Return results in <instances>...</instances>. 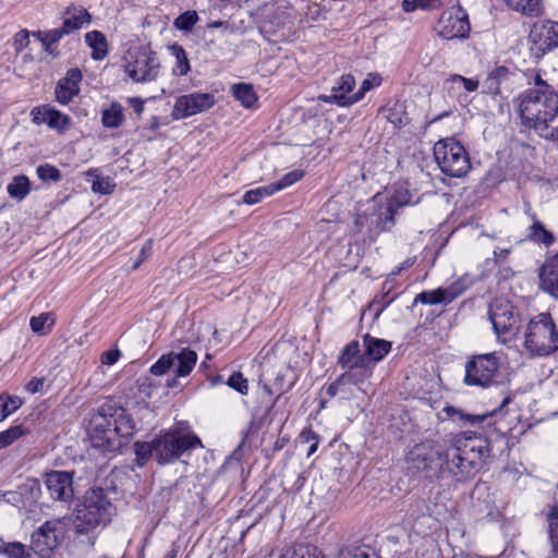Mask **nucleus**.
I'll return each instance as SVG.
<instances>
[{"instance_id":"f257e3e1","label":"nucleus","mask_w":558,"mask_h":558,"mask_svg":"<svg viewBox=\"0 0 558 558\" xmlns=\"http://www.w3.org/2000/svg\"><path fill=\"white\" fill-rule=\"evenodd\" d=\"M488 441L475 433L448 434L416 444L408 453L410 469L429 478L451 477L461 482L474 476L488 457Z\"/></svg>"},{"instance_id":"f03ea898","label":"nucleus","mask_w":558,"mask_h":558,"mask_svg":"<svg viewBox=\"0 0 558 558\" xmlns=\"http://www.w3.org/2000/svg\"><path fill=\"white\" fill-rule=\"evenodd\" d=\"M534 85L514 99L517 111L524 126L541 137L558 141V93L538 73L533 75Z\"/></svg>"},{"instance_id":"7ed1b4c3","label":"nucleus","mask_w":558,"mask_h":558,"mask_svg":"<svg viewBox=\"0 0 558 558\" xmlns=\"http://www.w3.org/2000/svg\"><path fill=\"white\" fill-rule=\"evenodd\" d=\"M133 426L121 408L104 403L90 420V441L94 448L114 452L122 442L121 437L130 436Z\"/></svg>"},{"instance_id":"20e7f679","label":"nucleus","mask_w":558,"mask_h":558,"mask_svg":"<svg viewBox=\"0 0 558 558\" xmlns=\"http://www.w3.org/2000/svg\"><path fill=\"white\" fill-rule=\"evenodd\" d=\"M114 513V507L102 488L88 489L75 511V532L85 534L106 526Z\"/></svg>"},{"instance_id":"39448f33","label":"nucleus","mask_w":558,"mask_h":558,"mask_svg":"<svg viewBox=\"0 0 558 558\" xmlns=\"http://www.w3.org/2000/svg\"><path fill=\"white\" fill-rule=\"evenodd\" d=\"M523 348L531 356H548L558 350V328L548 313L531 318L524 329Z\"/></svg>"},{"instance_id":"423d86ee","label":"nucleus","mask_w":558,"mask_h":558,"mask_svg":"<svg viewBox=\"0 0 558 558\" xmlns=\"http://www.w3.org/2000/svg\"><path fill=\"white\" fill-rule=\"evenodd\" d=\"M156 459L167 464L179 459L185 451L202 447L201 439L187 430L185 423H179L163 435L155 438Z\"/></svg>"},{"instance_id":"0eeeda50","label":"nucleus","mask_w":558,"mask_h":558,"mask_svg":"<svg viewBox=\"0 0 558 558\" xmlns=\"http://www.w3.org/2000/svg\"><path fill=\"white\" fill-rule=\"evenodd\" d=\"M122 68L135 83L154 82L160 74L156 53L145 46L130 47L122 59Z\"/></svg>"},{"instance_id":"6e6552de","label":"nucleus","mask_w":558,"mask_h":558,"mask_svg":"<svg viewBox=\"0 0 558 558\" xmlns=\"http://www.w3.org/2000/svg\"><path fill=\"white\" fill-rule=\"evenodd\" d=\"M434 156L442 173L462 178L471 168L469 154L453 137L438 141L434 145Z\"/></svg>"},{"instance_id":"1a4fd4ad","label":"nucleus","mask_w":558,"mask_h":558,"mask_svg":"<svg viewBox=\"0 0 558 558\" xmlns=\"http://www.w3.org/2000/svg\"><path fill=\"white\" fill-rule=\"evenodd\" d=\"M488 318L499 342L507 344L517 338L521 328V316L510 301L495 299L489 304Z\"/></svg>"},{"instance_id":"9d476101","label":"nucleus","mask_w":558,"mask_h":558,"mask_svg":"<svg viewBox=\"0 0 558 558\" xmlns=\"http://www.w3.org/2000/svg\"><path fill=\"white\" fill-rule=\"evenodd\" d=\"M499 366V357L494 352L472 355L465 363L464 384L488 388L496 383Z\"/></svg>"},{"instance_id":"9b49d317","label":"nucleus","mask_w":558,"mask_h":558,"mask_svg":"<svg viewBox=\"0 0 558 558\" xmlns=\"http://www.w3.org/2000/svg\"><path fill=\"white\" fill-rule=\"evenodd\" d=\"M63 521L64 519L48 520L32 533L31 548L35 554L47 557L60 545L64 534Z\"/></svg>"},{"instance_id":"f8f14e48","label":"nucleus","mask_w":558,"mask_h":558,"mask_svg":"<svg viewBox=\"0 0 558 558\" xmlns=\"http://www.w3.org/2000/svg\"><path fill=\"white\" fill-rule=\"evenodd\" d=\"M197 362V354L190 349H182L180 352L163 354L150 367V373L161 376L172 369L175 376L185 377L191 374Z\"/></svg>"},{"instance_id":"ddd939ff","label":"nucleus","mask_w":558,"mask_h":558,"mask_svg":"<svg viewBox=\"0 0 558 558\" xmlns=\"http://www.w3.org/2000/svg\"><path fill=\"white\" fill-rule=\"evenodd\" d=\"M215 96L210 93H191L177 97L171 117L173 120L186 119L214 107Z\"/></svg>"},{"instance_id":"4468645a","label":"nucleus","mask_w":558,"mask_h":558,"mask_svg":"<svg viewBox=\"0 0 558 558\" xmlns=\"http://www.w3.org/2000/svg\"><path fill=\"white\" fill-rule=\"evenodd\" d=\"M437 33L445 39L465 38L470 33L468 14L461 8L444 12L438 21Z\"/></svg>"},{"instance_id":"2eb2a0df","label":"nucleus","mask_w":558,"mask_h":558,"mask_svg":"<svg viewBox=\"0 0 558 558\" xmlns=\"http://www.w3.org/2000/svg\"><path fill=\"white\" fill-rule=\"evenodd\" d=\"M355 84L356 82L352 74H343L332 86L331 94L319 95L318 100L340 107H350L357 102L355 100V93L352 94Z\"/></svg>"},{"instance_id":"dca6fc26","label":"nucleus","mask_w":558,"mask_h":558,"mask_svg":"<svg viewBox=\"0 0 558 558\" xmlns=\"http://www.w3.org/2000/svg\"><path fill=\"white\" fill-rule=\"evenodd\" d=\"M530 38L542 53L558 48V22L545 20L535 23Z\"/></svg>"},{"instance_id":"f3484780","label":"nucleus","mask_w":558,"mask_h":558,"mask_svg":"<svg viewBox=\"0 0 558 558\" xmlns=\"http://www.w3.org/2000/svg\"><path fill=\"white\" fill-rule=\"evenodd\" d=\"M46 486L56 500L68 501L73 497L72 476L66 472L54 471L48 474Z\"/></svg>"},{"instance_id":"a211bd4d","label":"nucleus","mask_w":558,"mask_h":558,"mask_svg":"<svg viewBox=\"0 0 558 558\" xmlns=\"http://www.w3.org/2000/svg\"><path fill=\"white\" fill-rule=\"evenodd\" d=\"M82 78V72L77 68L70 69L56 87L57 101L61 105H68L80 93Z\"/></svg>"},{"instance_id":"6ab92c4d","label":"nucleus","mask_w":558,"mask_h":558,"mask_svg":"<svg viewBox=\"0 0 558 558\" xmlns=\"http://www.w3.org/2000/svg\"><path fill=\"white\" fill-rule=\"evenodd\" d=\"M410 202L411 193L409 192L408 189H396L388 198L385 217H377V220H379V223L381 225V229L386 230L391 228L395 223V214L398 211L399 208L410 204Z\"/></svg>"},{"instance_id":"aec40b11","label":"nucleus","mask_w":558,"mask_h":558,"mask_svg":"<svg viewBox=\"0 0 558 558\" xmlns=\"http://www.w3.org/2000/svg\"><path fill=\"white\" fill-rule=\"evenodd\" d=\"M492 417V414H469L465 413L463 410L456 408L453 405H446L442 408V410L438 413V418L440 421H452L453 423H457L459 426H477L482 424L486 418Z\"/></svg>"},{"instance_id":"412c9836","label":"nucleus","mask_w":558,"mask_h":558,"mask_svg":"<svg viewBox=\"0 0 558 558\" xmlns=\"http://www.w3.org/2000/svg\"><path fill=\"white\" fill-rule=\"evenodd\" d=\"M364 355L367 363L375 367L390 351L392 344L390 341L373 337L368 333L363 336Z\"/></svg>"},{"instance_id":"4be33fe9","label":"nucleus","mask_w":558,"mask_h":558,"mask_svg":"<svg viewBox=\"0 0 558 558\" xmlns=\"http://www.w3.org/2000/svg\"><path fill=\"white\" fill-rule=\"evenodd\" d=\"M541 288L558 298V253L549 257L539 269Z\"/></svg>"},{"instance_id":"5701e85b","label":"nucleus","mask_w":558,"mask_h":558,"mask_svg":"<svg viewBox=\"0 0 558 558\" xmlns=\"http://www.w3.org/2000/svg\"><path fill=\"white\" fill-rule=\"evenodd\" d=\"M344 369V373L337 377V386L343 385V383L359 386L373 375L374 367L367 363V359H362L359 364Z\"/></svg>"},{"instance_id":"b1692460","label":"nucleus","mask_w":558,"mask_h":558,"mask_svg":"<svg viewBox=\"0 0 558 558\" xmlns=\"http://www.w3.org/2000/svg\"><path fill=\"white\" fill-rule=\"evenodd\" d=\"M397 276L398 275H395V272L391 271V274H389L385 279L380 293L374 298L372 306L376 307V315H379L398 298L399 293H393V291L399 287V282L396 278Z\"/></svg>"},{"instance_id":"393cba45","label":"nucleus","mask_w":558,"mask_h":558,"mask_svg":"<svg viewBox=\"0 0 558 558\" xmlns=\"http://www.w3.org/2000/svg\"><path fill=\"white\" fill-rule=\"evenodd\" d=\"M533 223L529 227L527 239L534 243L550 246L556 241L555 235L547 230L544 225L536 218L534 213L530 214Z\"/></svg>"},{"instance_id":"a878e982","label":"nucleus","mask_w":558,"mask_h":558,"mask_svg":"<svg viewBox=\"0 0 558 558\" xmlns=\"http://www.w3.org/2000/svg\"><path fill=\"white\" fill-rule=\"evenodd\" d=\"M367 359L364 353H361L360 343L356 340L350 341L341 350L337 363L342 368L350 367L354 364H359L360 360Z\"/></svg>"},{"instance_id":"bb28decb","label":"nucleus","mask_w":558,"mask_h":558,"mask_svg":"<svg viewBox=\"0 0 558 558\" xmlns=\"http://www.w3.org/2000/svg\"><path fill=\"white\" fill-rule=\"evenodd\" d=\"M66 14L69 16H66L63 20L62 26L64 27V29L68 34L72 33L76 29H80L84 25H88L90 22V15L85 9H76V8H74L73 10L69 9L66 11Z\"/></svg>"},{"instance_id":"cd10ccee","label":"nucleus","mask_w":558,"mask_h":558,"mask_svg":"<svg viewBox=\"0 0 558 558\" xmlns=\"http://www.w3.org/2000/svg\"><path fill=\"white\" fill-rule=\"evenodd\" d=\"M86 44L93 49L92 57L95 60H102L108 53L107 39L101 32L92 31L85 34Z\"/></svg>"},{"instance_id":"c85d7f7f","label":"nucleus","mask_w":558,"mask_h":558,"mask_svg":"<svg viewBox=\"0 0 558 558\" xmlns=\"http://www.w3.org/2000/svg\"><path fill=\"white\" fill-rule=\"evenodd\" d=\"M232 96L247 109L254 107L257 101V96L252 85L246 83H238L231 86Z\"/></svg>"},{"instance_id":"c756f323","label":"nucleus","mask_w":558,"mask_h":558,"mask_svg":"<svg viewBox=\"0 0 558 558\" xmlns=\"http://www.w3.org/2000/svg\"><path fill=\"white\" fill-rule=\"evenodd\" d=\"M86 177L90 178L88 181L92 182V191L98 194H111L116 187V183L109 177H101L98 169H89L86 172Z\"/></svg>"},{"instance_id":"7c9ffc66","label":"nucleus","mask_w":558,"mask_h":558,"mask_svg":"<svg viewBox=\"0 0 558 558\" xmlns=\"http://www.w3.org/2000/svg\"><path fill=\"white\" fill-rule=\"evenodd\" d=\"M478 84V80L476 78H469L460 74H452L446 80L445 87L448 90V93L460 92L461 88L469 93H472L477 89Z\"/></svg>"},{"instance_id":"2f4dec72","label":"nucleus","mask_w":558,"mask_h":558,"mask_svg":"<svg viewBox=\"0 0 558 558\" xmlns=\"http://www.w3.org/2000/svg\"><path fill=\"white\" fill-rule=\"evenodd\" d=\"M124 121L123 107L118 102H112L101 112V122L105 128L116 129L122 125Z\"/></svg>"},{"instance_id":"473e14b6","label":"nucleus","mask_w":558,"mask_h":558,"mask_svg":"<svg viewBox=\"0 0 558 558\" xmlns=\"http://www.w3.org/2000/svg\"><path fill=\"white\" fill-rule=\"evenodd\" d=\"M7 191L10 197L17 201L24 199L31 191L28 178L25 175L14 177L12 181L8 184Z\"/></svg>"},{"instance_id":"72a5a7b5","label":"nucleus","mask_w":558,"mask_h":558,"mask_svg":"<svg viewBox=\"0 0 558 558\" xmlns=\"http://www.w3.org/2000/svg\"><path fill=\"white\" fill-rule=\"evenodd\" d=\"M56 319L52 313H41L38 316H33L29 320L31 329L37 335H48L54 326Z\"/></svg>"},{"instance_id":"f704fd0d","label":"nucleus","mask_w":558,"mask_h":558,"mask_svg":"<svg viewBox=\"0 0 558 558\" xmlns=\"http://www.w3.org/2000/svg\"><path fill=\"white\" fill-rule=\"evenodd\" d=\"M349 383L337 386V379L330 384L324 385L320 393L326 395L329 399L339 396L341 400H351L353 398V390Z\"/></svg>"},{"instance_id":"c9c22d12","label":"nucleus","mask_w":558,"mask_h":558,"mask_svg":"<svg viewBox=\"0 0 558 558\" xmlns=\"http://www.w3.org/2000/svg\"><path fill=\"white\" fill-rule=\"evenodd\" d=\"M508 74L509 71L506 66H497L492 70L484 82L487 92L494 95L499 94V85L508 77Z\"/></svg>"},{"instance_id":"e433bc0d","label":"nucleus","mask_w":558,"mask_h":558,"mask_svg":"<svg viewBox=\"0 0 558 558\" xmlns=\"http://www.w3.org/2000/svg\"><path fill=\"white\" fill-rule=\"evenodd\" d=\"M32 35L41 43L46 51L50 52V47L58 43L64 35H68V33L64 27L61 26L60 28L46 32H34Z\"/></svg>"},{"instance_id":"4c0bfd02","label":"nucleus","mask_w":558,"mask_h":558,"mask_svg":"<svg viewBox=\"0 0 558 558\" xmlns=\"http://www.w3.org/2000/svg\"><path fill=\"white\" fill-rule=\"evenodd\" d=\"M280 558H324V556L316 546L299 544Z\"/></svg>"},{"instance_id":"58836bf2","label":"nucleus","mask_w":558,"mask_h":558,"mask_svg":"<svg viewBox=\"0 0 558 558\" xmlns=\"http://www.w3.org/2000/svg\"><path fill=\"white\" fill-rule=\"evenodd\" d=\"M414 303L436 305L440 303L448 304L449 301H447V295L444 288H438L436 290L418 293L414 299Z\"/></svg>"},{"instance_id":"ea45409f","label":"nucleus","mask_w":558,"mask_h":558,"mask_svg":"<svg viewBox=\"0 0 558 558\" xmlns=\"http://www.w3.org/2000/svg\"><path fill=\"white\" fill-rule=\"evenodd\" d=\"M275 193L276 189H274L272 184H269L266 186H258L245 192L242 199L246 205H255Z\"/></svg>"},{"instance_id":"a19ab883","label":"nucleus","mask_w":558,"mask_h":558,"mask_svg":"<svg viewBox=\"0 0 558 558\" xmlns=\"http://www.w3.org/2000/svg\"><path fill=\"white\" fill-rule=\"evenodd\" d=\"M548 533L553 546V550L558 556V506L555 504L550 506L548 514Z\"/></svg>"},{"instance_id":"79ce46f5","label":"nucleus","mask_w":558,"mask_h":558,"mask_svg":"<svg viewBox=\"0 0 558 558\" xmlns=\"http://www.w3.org/2000/svg\"><path fill=\"white\" fill-rule=\"evenodd\" d=\"M134 452L136 456V462L140 466L146 464V462L153 457L156 456V442L155 439L150 442H141L136 441L134 444Z\"/></svg>"},{"instance_id":"37998d69","label":"nucleus","mask_w":558,"mask_h":558,"mask_svg":"<svg viewBox=\"0 0 558 558\" xmlns=\"http://www.w3.org/2000/svg\"><path fill=\"white\" fill-rule=\"evenodd\" d=\"M172 51L175 57L172 73L178 76L186 75L190 71V63L185 50L181 46L174 45Z\"/></svg>"},{"instance_id":"c03bdc74","label":"nucleus","mask_w":558,"mask_h":558,"mask_svg":"<svg viewBox=\"0 0 558 558\" xmlns=\"http://www.w3.org/2000/svg\"><path fill=\"white\" fill-rule=\"evenodd\" d=\"M383 83V77L378 73H368L366 78L362 82L360 88L355 93V100L361 101L365 95L372 89L379 87Z\"/></svg>"},{"instance_id":"a18cd8bd","label":"nucleus","mask_w":558,"mask_h":558,"mask_svg":"<svg viewBox=\"0 0 558 558\" xmlns=\"http://www.w3.org/2000/svg\"><path fill=\"white\" fill-rule=\"evenodd\" d=\"M0 554L7 558H29V554L24 544L20 542L4 543L0 546Z\"/></svg>"},{"instance_id":"49530a36","label":"nucleus","mask_w":558,"mask_h":558,"mask_svg":"<svg viewBox=\"0 0 558 558\" xmlns=\"http://www.w3.org/2000/svg\"><path fill=\"white\" fill-rule=\"evenodd\" d=\"M48 126L58 131H63L70 125V118L54 108L48 107Z\"/></svg>"},{"instance_id":"de8ad7c7","label":"nucleus","mask_w":558,"mask_h":558,"mask_svg":"<svg viewBox=\"0 0 558 558\" xmlns=\"http://www.w3.org/2000/svg\"><path fill=\"white\" fill-rule=\"evenodd\" d=\"M471 279L469 277H462L454 282H452L447 288H444L447 301L452 302L456 298L461 295L470 286H471Z\"/></svg>"},{"instance_id":"09e8293b","label":"nucleus","mask_w":558,"mask_h":558,"mask_svg":"<svg viewBox=\"0 0 558 558\" xmlns=\"http://www.w3.org/2000/svg\"><path fill=\"white\" fill-rule=\"evenodd\" d=\"M0 422L4 421L10 414L17 410L22 401L19 397H0Z\"/></svg>"},{"instance_id":"8fccbe9b","label":"nucleus","mask_w":558,"mask_h":558,"mask_svg":"<svg viewBox=\"0 0 558 558\" xmlns=\"http://www.w3.org/2000/svg\"><path fill=\"white\" fill-rule=\"evenodd\" d=\"M198 21V15L195 11H186L180 14L175 21L174 26L181 31H191Z\"/></svg>"},{"instance_id":"3c124183","label":"nucleus","mask_w":558,"mask_h":558,"mask_svg":"<svg viewBox=\"0 0 558 558\" xmlns=\"http://www.w3.org/2000/svg\"><path fill=\"white\" fill-rule=\"evenodd\" d=\"M36 173L38 178L44 182H57L61 179L60 170L50 163H44L38 166L36 169Z\"/></svg>"},{"instance_id":"603ef678","label":"nucleus","mask_w":558,"mask_h":558,"mask_svg":"<svg viewBox=\"0 0 558 558\" xmlns=\"http://www.w3.org/2000/svg\"><path fill=\"white\" fill-rule=\"evenodd\" d=\"M304 177V172L302 170H293L288 173H286L280 181L276 183H271L274 189H276V193L284 190L295 182L300 181Z\"/></svg>"},{"instance_id":"864d4df0","label":"nucleus","mask_w":558,"mask_h":558,"mask_svg":"<svg viewBox=\"0 0 558 558\" xmlns=\"http://www.w3.org/2000/svg\"><path fill=\"white\" fill-rule=\"evenodd\" d=\"M24 429L21 425L10 427L0 433V449L11 445L14 440L23 436Z\"/></svg>"},{"instance_id":"5fc2aeb1","label":"nucleus","mask_w":558,"mask_h":558,"mask_svg":"<svg viewBox=\"0 0 558 558\" xmlns=\"http://www.w3.org/2000/svg\"><path fill=\"white\" fill-rule=\"evenodd\" d=\"M228 386L236 390L241 395H247L248 384L247 379L241 373H233L227 381Z\"/></svg>"},{"instance_id":"6e6d98bb","label":"nucleus","mask_w":558,"mask_h":558,"mask_svg":"<svg viewBox=\"0 0 558 558\" xmlns=\"http://www.w3.org/2000/svg\"><path fill=\"white\" fill-rule=\"evenodd\" d=\"M387 119L395 126H401L408 122V117L398 107H392L388 109Z\"/></svg>"},{"instance_id":"4d7b16f0","label":"nucleus","mask_w":558,"mask_h":558,"mask_svg":"<svg viewBox=\"0 0 558 558\" xmlns=\"http://www.w3.org/2000/svg\"><path fill=\"white\" fill-rule=\"evenodd\" d=\"M31 116H32V121L37 124V125H40L43 123H47L48 124V106H40V107H35L32 109V112H31Z\"/></svg>"},{"instance_id":"13d9d810","label":"nucleus","mask_w":558,"mask_h":558,"mask_svg":"<svg viewBox=\"0 0 558 558\" xmlns=\"http://www.w3.org/2000/svg\"><path fill=\"white\" fill-rule=\"evenodd\" d=\"M31 33L26 29L20 31L14 36V48L16 51H21L29 45Z\"/></svg>"},{"instance_id":"bf43d9fd","label":"nucleus","mask_w":558,"mask_h":558,"mask_svg":"<svg viewBox=\"0 0 558 558\" xmlns=\"http://www.w3.org/2000/svg\"><path fill=\"white\" fill-rule=\"evenodd\" d=\"M151 251H153V241L148 240L141 248L138 258L136 259V262L133 265V269L138 268L140 265L151 254Z\"/></svg>"},{"instance_id":"052dcab7","label":"nucleus","mask_w":558,"mask_h":558,"mask_svg":"<svg viewBox=\"0 0 558 558\" xmlns=\"http://www.w3.org/2000/svg\"><path fill=\"white\" fill-rule=\"evenodd\" d=\"M121 353L119 350H108L102 353L101 355V362L106 365H113L119 361Z\"/></svg>"},{"instance_id":"680f3d73","label":"nucleus","mask_w":558,"mask_h":558,"mask_svg":"<svg viewBox=\"0 0 558 558\" xmlns=\"http://www.w3.org/2000/svg\"><path fill=\"white\" fill-rule=\"evenodd\" d=\"M44 384H45V379L44 378H33L32 380H29L26 385V390L29 392V393H36V392H39L43 387H44Z\"/></svg>"},{"instance_id":"e2e57ef3","label":"nucleus","mask_w":558,"mask_h":558,"mask_svg":"<svg viewBox=\"0 0 558 558\" xmlns=\"http://www.w3.org/2000/svg\"><path fill=\"white\" fill-rule=\"evenodd\" d=\"M0 500H3L4 502L16 505L21 500V495L16 492H4L0 496Z\"/></svg>"},{"instance_id":"0e129e2a","label":"nucleus","mask_w":558,"mask_h":558,"mask_svg":"<svg viewBox=\"0 0 558 558\" xmlns=\"http://www.w3.org/2000/svg\"><path fill=\"white\" fill-rule=\"evenodd\" d=\"M422 0H403L402 9L404 12H412L421 7Z\"/></svg>"},{"instance_id":"69168bd1","label":"nucleus","mask_w":558,"mask_h":558,"mask_svg":"<svg viewBox=\"0 0 558 558\" xmlns=\"http://www.w3.org/2000/svg\"><path fill=\"white\" fill-rule=\"evenodd\" d=\"M302 442H314V440L317 438V435L312 429L303 430L300 435Z\"/></svg>"},{"instance_id":"338daca9","label":"nucleus","mask_w":558,"mask_h":558,"mask_svg":"<svg viewBox=\"0 0 558 558\" xmlns=\"http://www.w3.org/2000/svg\"><path fill=\"white\" fill-rule=\"evenodd\" d=\"M510 253V250L508 248H497L494 251V257L497 262L505 260Z\"/></svg>"},{"instance_id":"774afa93","label":"nucleus","mask_w":558,"mask_h":558,"mask_svg":"<svg viewBox=\"0 0 558 558\" xmlns=\"http://www.w3.org/2000/svg\"><path fill=\"white\" fill-rule=\"evenodd\" d=\"M414 264L412 258L405 259L399 267H397L393 272L395 275H399L402 270L410 268Z\"/></svg>"}]
</instances>
